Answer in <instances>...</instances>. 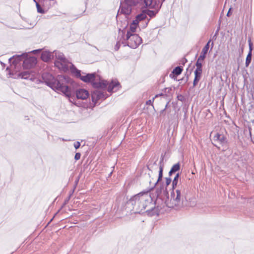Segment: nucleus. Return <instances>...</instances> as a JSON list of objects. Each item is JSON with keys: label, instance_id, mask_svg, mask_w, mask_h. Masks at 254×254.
Instances as JSON below:
<instances>
[{"label": "nucleus", "instance_id": "nucleus-14", "mask_svg": "<svg viewBox=\"0 0 254 254\" xmlns=\"http://www.w3.org/2000/svg\"><path fill=\"white\" fill-rule=\"evenodd\" d=\"M143 6L145 7H148L149 8H154L155 7V5H157V7H160V4H158L157 0H143Z\"/></svg>", "mask_w": 254, "mask_h": 254}, {"label": "nucleus", "instance_id": "nucleus-36", "mask_svg": "<svg viewBox=\"0 0 254 254\" xmlns=\"http://www.w3.org/2000/svg\"><path fill=\"white\" fill-rule=\"evenodd\" d=\"M41 49H37V50H33L32 52L33 54H37V53H40L41 52Z\"/></svg>", "mask_w": 254, "mask_h": 254}, {"label": "nucleus", "instance_id": "nucleus-32", "mask_svg": "<svg viewBox=\"0 0 254 254\" xmlns=\"http://www.w3.org/2000/svg\"><path fill=\"white\" fill-rule=\"evenodd\" d=\"M80 146V143L78 141L76 142L74 144V146L76 149H78Z\"/></svg>", "mask_w": 254, "mask_h": 254}, {"label": "nucleus", "instance_id": "nucleus-44", "mask_svg": "<svg viewBox=\"0 0 254 254\" xmlns=\"http://www.w3.org/2000/svg\"><path fill=\"white\" fill-rule=\"evenodd\" d=\"M162 95H163V94L162 93L158 94V95H155V98L159 96H162Z\"/></svg>", "mask_w": 254, "mask_h": 254}, {"label": "nucleus", "instance_id": "nucleus-31", "mask_svg": "<svg viewBox=\"0 0 254 254\" xmlns=\"http://www.w3.org/2000/svg\"><path fill=\"white\" fill-rule=\"evenodd\" d=\"M120 46H121V44H120V42H117V43L115 46V50L116 51H118L119 49Z\"/></svg>", "mask_w": 254, "mask_h": 254}, {"label": "nucleus", "instance_id": "nucleus-25", "mask_svg": "<svg viewBox=\"0 0 254 254\" xmlns=\"http://www.w3.org/2000/svg\"><path fill=\"white\" fill-rule=\"evenodd\" d=\"M144 11L145 12L146 16L147 15H148L150 17H153L155 16V15L157 13L156 11H155L154 10H144Z\"/></svg>", "mask_w": 254, "mask_h": 254}, {"label": "nucleus", "instance_id": "nucleus-26", "mask_svg": "<svg viewBox=\"0 0 254 254\" xmlns=\"http://www.w3.org/2000/svg\"><path fill=\"white\" fill-rule=\"evenodd\" d=\"M36 5L38 12L40 13H45V10L42 8V7L40 6V5L39 4L38 2H36Z\"/></svg>", "mask_w": 254, "mask_h": 254}, {"label": "nucleus", "instance_id": "nucleus-5", "mask_svg": "<svg viewBox=\"0 0 254 254\" xmlns=\"http://www.w3.org/2000/svg\"><path fill=\"white\" fill-rule=\"evenodd\" d=\"M56 58L55 65L59 69L64 72L70 69L71 62H69L64 57V54L59 51H55L54 53Z\"/></svg>", "mask_w": 254, "mask_h": 254}, {"label": "nucleus", "instance_id": "nucleus-17", "mask_svg": "<svg viewBox=\"0 0 254 254\" xmlns=\"http://www.w3.org/2000/svg\"><path fill=\"white\" fill-rule=\"evenodd\" d=\"M54 54L49 51H45L42 52L41 59L45 62H48L53 57Z\"/></svg>", "mask_w": 254, "mask_h": 254}, {"label": "nucleus", "instance_id": "nucleus-39", "mask_svg": "<svg viewBox=\"0 0 254 254\" xmlns=\"http://www.w3.org/2000/svg\"><path fill=\"white\" fill-rule=\"evenodd\" d=\"M187 62V60L186 58H184L182 59V64H185Z\"/></svg>", "mask_w": 254, "mask_h": 254}, {"label": "nucleus", "instance_id": "nucleus-16", "mask_svg": "<svg viewBox=\"0 0 254 254\" xmlns=\"http://www.w3.org/2000/svg\"><path fill=\"white\" fill-rule=\"evenodd\" d=\"M249 52L247 56L246 60V66H249L252 61V50H253V44L251 42V40L250 39L249 40Z\"/></svg>", "mask_w": 254, "mask_h": 254}, {"label": "nucleus", "instance_id": "nucleus-27", "mask_svg": "<svg viewBox=\"0 0 254 254\" xmlns=\"http://www.w3.org/2000/svg\"><path fill=\"white\" fill-rule=\"evenodd\" d=\"M136 28L137 26L130 24L129 29L127 31H130L131 33H133L135 31Z\"/></svg>", "mask_w": 254, "mask_h": 254}, {"label": "nucleus", "instance_id": "nucleus-30", "mask_svg": "<svg viewBox=\"0 0 254 254\" xmlns=\"http://www.w3.org/2000/svg\"><path fill=\"white\" fill-rule=\"evenodd\" d=\"M139 22L140 21L136 19V17H135V19L132 21V22L131 24L137 26Z\"/></svg>", "mask_w": 254, "mask_h": 254}, {"label": "nucleus", "instance_id": "nucleus-34", "mask_svg": "<svg viewBox=\"0 0 254 254\" xmlns=\"http://www.w3.org/2000/svg\"><path fill=\"white\" fill-rule=\"evenodd\" d=\"M168 104H169V102H168V103H167V104L166 105V106H165V108L164 109L160 111V115H162V114H163V113L164 112V111H165L166 110V109H167Z\"/></svg>", "mask_w": 254, "mask_h": 254}, {"label": "nucleus", "instance_id": "nucleus-38", "mask_svg": "<svg viewBox=\"0 0 254 254\" xmlns=\"http://www.w3.org/2000/svg\"><path fill=\"white\" fill-rule=\"evenodd\" d=\"M198 82V81L194 79L193 82V86L194 87L197 84Z\"/></svg>", "mask_w": 254, "mask_h": 254}, {"label": "nucleus", "instance_id": "nucleus-48", "mask_svg": "<svg viewBox=\"0 0 254 254\" xmlns=\"http://www.w3.org/2000/svg\"><path fill=\"white\" fill-rule=\"evenodd\" d=\"M34 0V1L35 3H36V2H37L36 0Z\"/></svg>", "mask_w": 254, "mask_h": 254}, {"label": "nucleus", "instance_id": "nucleus-9", "mask_svg": "<svg viewBox=\"0 0 254 254\" xmlns=\"http://www.w3.org/2000/svg\"><path fill=\"white\" fill-rule=\"evenodd\" d=\"M37 64V59L35 57L25 58L23 61V67L25 69H30Z\"/></svg>", "mask_w": 254, "mask_h": 254}, {"label": "nucleus", "instance_id": "nucleus-40", "mask_svg": "<svg viewBox=\"0 0 254 254\" xmlns=\"http://www.w3.org/2000/svg\"><path fill=\"white\" fill-rule=\"evenodd\" d=\"M248 129H249V131L250 135L251 136V135H252V134H251L252 127H248Z\"/></svg>", "mask_w": 254, "mask_h": 254}, {"label": "nucleus", "instance_id": "nucleus-7", "mask_svg": "<svg viewBox=\"0 0 254 254\" xmlns=\"http://www.w3.org/2000/svg\"><path fill=\"white\" fill-rule=\"evenodd\" d=\"M126 40L127 45L132 49L136 48L142 43V39L138 35L131 33L130 31H127Z\"/></svg>", "mask_w": 254, "mask_h": 254}, {"label": "nucleus", "instance_id": "nucleus-35", "mask_svg": "<svg viewBox=\"0 0 254 254\" xmlns=\"http://www.w3.org/2000/svg\"><path fill=\"white\" fill-rule=\"evenodd\" d=\"M194 79L196 80L199 81L200 79L201 75H194Z\"/></svg>", "mask_w": 254, "mask_h": 254}, {"label": "nucleus", "instance_id": "nucleus-43", "mask_svg": "<svg viewBox=\"0 0 254 254\" xmlns=\"http://www.w3.org/2000/svg\"><path fill=\"white\" fill-rule=\"evenodd\" d=\"M231 8L229 9L228 12H227V16H230V12Z\"/></svg>", "mask_w": 254, "mask_h": 254}, {"label": "nucleus", "instance_id": "nucleus-13", "mask_svg": "<svg viewBox=\"0 0 254 254\" xmlns=\"http://www.w3.org/2000/svg\"><path fill=\"white\" fill-rule=\"evenodd\" d=\"M27 56V54L26 53H23L21 55H15L13 56V57L10 58L9 59V61H11V60H13V61L12 62L13 64L16 65L19 62L24 61L25 58H26Z\"/></svg>", "mask_w": 254, "mask_h": 254}, {"label": "nucleus", "instance_id": "nucleus-19", "mask_svg": "<svg viewBox=\"0 0 254 254\" xmlns=\"http://www.w3.org/2000/svg\"><path fill=\"white\" fill-rule=\"evenodd\" d=\"M136 19H137L140 22L141 21H143L144 20H145V23L144 26H147V25L150 20V19H148V18L147 20H146V14H145V12L144 11V10H143L141 13L136 15Z\"/></svg>", "mask_w": 254, "mask_h": 254}, {"label": "nucleus", "instance_id": "nucleus-1", "mask_svg": "<svg viewBox=\"0 0 254 254\" xmlns=\"http://www.w3.org/2000/svg\"><path fill=\"white\" fill-rule=\"evenodd\" d=\"M163 160L164 158L162 157L159 161L158 179L153 184V187L147 191L140 192L131 197L126 201V207L123 208L127 209L128 211H133L134 213H143L146 208H147L146 212H150L155 208V203H153V199L149 191L153 189L162 179L164 169Z\"/></svg>", "mask_w": 254, "mask_h": 254}, {"label": "nucleus", "instance_id": "nucleus-45", "mask_svg": "<svg viewBox=\"0 0 254 254\" xmlns=\"http://www.w3.org/2000/svg\"><path fill=\"white\" fill-rule=\"evenodd\" d=\"M251 120V121L252 122V123H253V124H254V119H252V120Z\"/></svg>", "mask_w": 254, "mask_h": 254}, {"label": "nucleus", "instance_id": "nucleus-20", "mask_svg": "<svg viewBox=\"0 0 254 254\" xmlns=\"http://www.w3.org/2000/svg\"><path fill=\"white\" fill-rule=\"evenodd\" d=\"M195 65L196 66V68L194 71V75H201L202 71V63L196 62Z\"/></svg>", "mask_w": 254, "mask_h": 254}, {"label": "nucleus", "instance_id": "nucleus-8", "mask_svg": "<svg viewBox=\"0 0 254 254\" xmlns=\"http://www.w3.org/2000/svg\"><path fill=\"white\" fill-rule=\"evenodd\" d=\"M168 194L167 187L163 185H161L156 190V201L158 202L159 200H161L164 202Z\"/></svg>", "mask_w": 254, "mask_h": 254}, {"label": "nucleus", "instance_id": "nucleus-12", "mask_svg": "<svg viewBox=\"0 0 254 254\" xmlns=\"http://www.w3.org/2000/svg\"><path fill=\"white\" fill-rule=\"evenodd\" d=\"M9 74L13 75L14 78L17 77L26 79L30 77V73L29 71H24L18 73L15 72L14 74L13 72H10Z\"/></svg>", "mask_w": 254, "mask_h": 254}, {"label": "nucleus", "instance_id": "nucleus-41", "mask_svg": "<svg viewBox=\"0 0 254 254\" xmlns=\"http://www.w3.org/2000/svg\"><path fill=\"white\" fill-rule=\"evenodd\" d=\"M183 98H184L183 96H182V95L178 96V100H181V101H182Z\"/></svg>", "mask_w": 254, "mask_h": 254}, {"label": "nucleus", "instance_id": "nucleus-15", "mask_svg": "<svg viewBox=\"0 0 254 254\" xmlns=\"http://www.w3.org/2000/svg\"><path fill=\"white\" fill-rule=\"evenodd\" d=\"M89 95V92L84 89H79L77 90L76 92L77 98L82 100L87 99Z\"/></svg>", "mask_w": 254, "mask_h": 254}, {"label": "nucleus", "instance_id": "nucleus-24", "mask_svg": "<svg viewBox=\"0 0 254 254\" xmlns=\"http://www.w3.org/2000/svg\"><path fill=\"white\" fill-rule=\"evenodd\" d=\"M182 71L183 68L181 66H178L173 69L172 73L176 75H179L182 73Z\"/></svg>", "mask_w": 254, "mask_h": 254}, {"label": "nucleus", "instance_id": "nucleus-6", "mask_svg": "<svg viewBox=\"0 0 254 254\" xmlns=\"http://www.w3.org/2000/svg\"><path fill=\"white\" fill-rule=\"evenodd\" d=\"M142 0H121L118 13L129 15L133 7L137 5Z\"/></svg>", "mask_w": 254, "mask_h": 254}, {"label": "nucleus", "instance_id": "nucleus-10", "mask_svg": "<svg viewBox=\"0 0 254 254\" xmlns=\"http://www.w3.org/2000/svg\"><path fill=\"white\" fill-rule=\"evenodd\" d=\"M91 98L92 102H94L95 104H96L99 100L105 99L104 93L98 90H95L91 93Z\"/></svg>", "mask_w": 254, "mask_h": 254}, {"label": "nucleus", "instance_id": "nucleus-23", "mask_svg": "<svg viewBox=\"0 0 254 254\" xmlns=\"http://www.w3.org/2000/svg\"><path fill=\"white\" fill-rule=\"evenodd\" d=\"M180 175L179 173L177 174L174 178L172 182V190H175L177 188V184L178 183V179L179 178Z\"/></svg>", "mask_w": 254, "mask_h": 254}, {"label": "nucleus", "instance_id": "nucleus-22", "mask_svg": "<svg viewBox=\"0 0 254 254\" xmlns=\"http://www.w3.org/2000/svg\"><path fill=\"white\" fill-rule=\"evenodd\" d=\"M248 116L249 118L252 120L253 119H254V103L253 104H251L250 105L249 111H248Z\"/></svg>", "mask_w": 254, "mask_h": 254}, {"label": "nucleus", "instance_id": "nucleus-29", "mask_svg": "<svg viewBox=\"0 0 254 254\" xmlns=\"http://www.w3.org/2000/svg\"><path fill=\"white\" fill-rule=\"evenodd\" d=\"M81 154L80 153H76L74 156V159L75 160H78L80 158Z\"/></svg>", "mask_w": 254, "mask_h": 254}, {"label": "nucleus", "instance_id": "nucleus-3", "mask_svg": "<svg viewBox=\"0 0 254 254\" xmlns=\"http://www.w3.org/2000/svg\"><path fill=\"white\" fill-rule=\"evenodd\" d=\"M42 78L45 84L52 89L61 91L66 96H70V89L67 84L71 82V79L68 76L59 75L55 78L51 74L44 73Z\"/></svg>", "mask_w": 254, "mask_h": 254}, {"label": "nucleus", "instance_id": "nucleus-50", "mask_svg": "<svg viewBox=\"0 0 254 254\" xmlns=\"http://www.w3.org/2000/svg\"><path fill=\"white\" fill-rule=\"evenodd\" d=\"M148 175L150 176L151 174L150 173H148Z\"/></svg>", "mask_w": 254, "mask_h": 254}, {"label": "nucleus", "instance_id": "nucleus-49", "mask_svg": "<svg viewBox=\"0 0 254 254\" xmlns=\"http://www.w3.org/2000/svg\"><path fill=\"white\" fill-rule=\"evenodd\" d=\"M170 76L171 77H172V74H170Z\"/></svg>", "mask_w": 254, "mask_h": 254}, {"label": "nucleus", "instance_id": "nucleus-42", "mask_svg": "<svg viewBox=\"0 0 254 254\" xmlns=\"http://www.w3.org/2000/svg\"><path fill=\"white\" fill-rule=\"evenodd\" d=\"M147 168L148 169V170H149L150 171H151V173H152L153 171H152V170L151 169V168H150V167H149V165H148V166H147Z\"/></svg>", "mask_w": 254, "mask_h": 254}, {"label": "nucleus", "instance_id": "nucleus-28", "mask_svg": "<svg viewBox=\"0 0 254 254\" xmlns=\"http://www.w3.org/2000/svg\"><path fill=\"white\" fill-rule=\"evenodd\" d=\"M171 182H172V180L169 177V178H165V183H166V186L170 185V183H171Z\"/></svg>", "mask_w": 254, "mask_h": 254}, {"label": "nucleus", "instance_id": "nucleus-4", "mask_svg": "<svg viewBox=\"0 0 254 254\" xmlns=\"http://www.w3.org/2000/svg\"><path fill=\"white\" fill-rule=\"evenodd\" d=\"M185 187L180 184L175 190H172L170 196L168 195L164 201V205L169 208L179 209L185 206Z\"/></svg>", "mask_w": 254, "mask_h": 254}, {"label": "nucleus", "instance_id": "nucleus-37", "mask_svg": "<svg viewBox=\"0 0 254 254\" xmlns=\"http://www.w3.org/2000/svg\"><path fill=\"white\" fill-rule=\"evenodd\" d=\"M165 0H157L158 2V4H160V7H161L162 6V4L163 3V2L165 1Z\"/></svg>", "mask_w": 254, "mask_h": 254}, {"label": "nucleus", "instance_id": "nucleus-11", "mask_svg": "<svg viewBox=\"0 0 254 254\" xmlns=\"http://www.w3.org/2000/svg\"><path fill=\"white\" fill-rule=\"evenodd\" d=\"M211 42V40H209V41L207 43V44L205 45V46L203 48L202 51L200 53V55L198 57L196 62L201 63L203 62L204 59L206 57V54H207L209 48V43Z\"/></svg>", "mask_w": 254, "mask_h": 254}, {"label": "nucleus", "instance_id": "nucleus-21", "mask_svg": "<svg viewBox=\"0 0 254 254\" xmlns=\"http://www.w3.org/2000/svg\"><path fill=\"white\" fill-rule=\"evenodd\" d=\"M180 168V165L179 163L175 164L172 167L170 171L169 172V175L170 176H171L173 173H175V172H176L177 171L179 170Z\"/></svg>", "mask_w": 254, "mask_h": 254}, {"label": "nucleus", "instance_id": "nucleus-2", "mask_svg": "<svg viewBox=\"0 0 254 254\" xmlns=\"http://www.w3.org/2000/svg\"><path fill=\"white\" fill-rule=\"evenodd\" d=\"M70 71L72 74L79 78L82 81L85 83L91 82L93 87L95 88H105L108 86L107 91L109 92H112L114 89L117 90L119 88L120 83L118 81L112 80L110 84L107 80H100L99 82L95 81L97 75L96 72L87 73L85 75H82L81 71L78 69L73 64H71Z\"/></svg>", "mask_w": 254, "mask_h": 254}, {"label": "nucleus", "instance_id": "nucleus-18", "mask_svg": "<svg viewBox=\"0 0 254 254\" xmlns=\"http://www.w3.org/2000/svg\"><path fill=\"white\" fill-rule=\"evenodd\" d=\"M214 141H219L222 145H224L227 143V140L226 137L223 135L217 133L213 137Z\"/></svg>", "mask_w": 254, "mask_h": 254}, {"label": "nucleus", "instance_id": "nucleus-47", "mask_svg": "<svg viewBox=\"0 0 254 254\" xmlns=\"http://www.w3.org/2000/svg\"><path fill=\"white\" fill-rule=\"evenodd\" d=\"M211 45H212V47L213 46V42L212 43Z\"/></svg>", "mask_w": 254, "mask_h": 254}, {"label": "nucleus", "instance_id": "nucleus-33", "mask_svg": "<svg viewBox=\"0 0 254 254\" xmlns=\"http://www.w3.org/2000/svg\"><path fill=\"white\" fill-rule=\"evenodd\" d=\"M154 100V98H153L152 99V100H149L147 101L146 102V104L148 105H152L153 102Z\"/></svg>", "mask_w": 254, "mask_h": 254}, {"label": "nucleus", "instance_id": "nucleus-46", "mask_svg": "<svg viewBox=\"0 0 254 254\" xmlns=\"http://www.w3.org/2000/svg\"><path fill=\"white\" fill-rule=\"evenodd\" d=\"M153 166H156V163L155 162V163H154V164H153Z\"/></svg>", "mask_w": 254, "mask_h": 254}]
</instances>
